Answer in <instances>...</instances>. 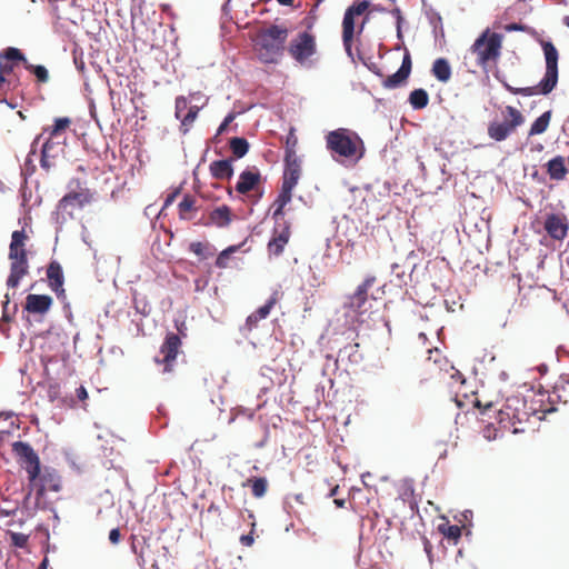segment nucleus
Instances as JSON below:
<instances>
[{"mask_svg":"<svg viewBox=\"0 0 569 569\" xmlns=\"http://www.w3.org/2000/svg\"><path fill=\"white\" fill-rule=\"evenodd\" d=\"M252 496L262 498L268 490V479L266 477H251L248 479Z\"/></svg>","mask_w":569,"mask_h":569,"instance_id":"45","label":"nucleus"},{"mask_svg":"<svg viewBox=\"0 0 569 569\" xmlns=\"http://www.w3.org/2000/svg\"><path fill=\"white\" fill-rule=\"evenodd\" d=\"M357 58L359 59V61L369 70L371 71L375 76L379 77V78H383V72L382 70L378 67V64L376 62H373L371 60V57H366L362 52H360L358 50L357 52Z\"/></svg>","mask_w":569,"mask_h":569,"instance_id":"52","label":"nucleus"},{"mask_svg":"<svg viewBox=\"0 0 569 569\" xmlns=\"http://www.w3.org/2000/svg\"><path fill=\"white\" fill-rule=\"evenodd\" d=\"M261 319H258V317L254 315V312H252L251 315H249L246 319V322L242 327H240V331L242 335H244L246 331H251L253 328L257 327L258 322L260 321Z\"/></svg>","mask_w":569,"mask_h":569,"instance_id":"57","label":"nucleus"},{"mask_svg":"<svg viewBox=\"0 0 569 569\" xmlns=\"http://www.w3.org/2000/svg\"><path fill=\"white\" fill-rule=\"evenodd\" d=\"M61 204L62 198L58 201L56 210L51 213V219L56 224H58L57 231L61 230L67 220L73 217V210L78 209L73 201H70V203L66 204V208H62Z\"/></svg>","mask_w":569,"mask_h":569,"instance_id":"29","label":"nucleus"},{"mask_svg":"<svg viewBox=\"0 0 569 569\" xmlns=\"http://www.w3.org/2000/svg\"><path fill=\"white\" fill-rule=\"evenodd\" d=\"M33 154L28 153L23 166L21 167V174L24 177V181L27 182V179L29 176H32L36 172V164L33 162Z\"/></svg>","mask_w":569,"mask_h":569,"instance_id":"56","label":"nucleus"},{"mask_svg":"<svg viewBox=\"0 0 569 569\" xmlns=\"http://www.w3.org/2000/svg\"><path fill=\"white\" fill-rule=\"evenodd\" d=\"M503 29L507 32H517V31L528 32L529 30H531V27L520 23V22H511V23H507L503 27Z\"/></svg>","mask_w":569,"mask_h":569,"instance_id":"61","label":"nucleus"},{"mask_svg":"<svg viewBox=\"0 0 569 569\" xmlns=\"http://www.w3.org/2000/svg\"><path fill=\"white\" fill-rule=\"evenodd\" d=\"M552 110L549 109L536 118L528 131V138L545 133L550 124Z\"/></svg>","mask_w":569,"mask_h":569,"instance_id":"35","label":"nucleus"},{"mask_svg":"<svg viewBox=\"0 0 569 569\" xmlns=\"http://www.w3.org/2000/svg\"><path fill=\"white\" fill-rule=\"evenodd\" d=\"M252 108V106L241 109L240 111H229L222 121L220 122L219 127L217 128V136H221L227 133L230 130V124L234 121V119L249 111Z\"/></svg>","mask_w":569,"mask_h":569,"instance_id":"47","label":"nucleus"},{"mask_svg":"<svg viewBox=\"0 0 569 569\" xmlns=\"http://www.w3.org/2000/svg\"><path fill=\"white\" fill-rule=\"evenodd\" d=\"M133 307L136 309V311L143 316V317H147L150 315L151 312V306L147 299L146 296H138V295H134L133 296Z\"/></svg>","mask_w":569,"mask_h":569,"instance_id":"51","label":"nucleus"},{"mask_svg":"<svg viewBox=\"0 0 569 569\" xmlns=\"http://www.w3.org/2000/svg\"><path fill=\"white\" fill-rule=\"evenodd\" d=\"M289 29L286 26L273 23L261 29L252 39L253 51L263 64H277L286 50Z\"/></svg>","mask_w":569,"mask_h":569,"instance_id":"2","label":"nucleus"},{"mask_svg":"<svg viewBox=\"0 0 569 569\" xmlns=\"http://www.w3.org/2000/svg\"><path fill=\"white\" fill-rule=\"evenodd\" d=\"M492 74L508 92L512 89V86L507 81L506 74L499 68L496 67Z\"/></svg>","mask_w":569,"mask_h":569,"instance_id":"62","label":"nucleus"},{"mask_svg":"<svg viewBox=\"0 0 569 569\" xmlns=\"http://www.w3.org/2000/svg\"><path fill=\"white\" fill-rule=\"evenodd\" d=\"M53 299L49 295L29 293L22 308V319L28 326H32L31 315L42 318L52 307ZM41 321V319H36Z\"/></svg>","mask_w":569,"mask_h":569,"instance_id":"11","label":"nucleus"},{"mask_svg":"<svg viewBox=\"0 0 569 569\" xmlns=\"http://www.w3.org/2000/svg\"><path fill=\"white\" fill-rule=\"evenodd\" d=\"M33 489L34 486H31V482H29V489L20 503L18 501L12 500L10 497L2 496L1 499L4 503H14V507L11 509H7L0 506V517H12L16 516L17 512L20 510L21 513L26 516V518H32L39 510L36 509V505L33 507L30 506V499L32 497Z\"/></svg>","mask_w":569,"mask_h":569,"instance_id":"16","label":"nucleus"},{"mask_svg":"<svg viewBox=\"0 0 569 569\" xmlns=\"http://www.w3.org/2000/svg\"><path fill=\"white\" fill-rule=\"evenodd\" d=\"M11 545L14 548L26 549L29 541V535L22 532L9 531Z\"/></svg>","mask_w":569,"mask_h":569,"instance_id":"53","label":"nucleus"},{"mask_svg":"<svg viewBox=\"0 0 569 569\" xmlns=\"http://www.w3.org/2000/svg\"><path fill=\"white\" fill-rule=\"evenodd\" d=\"M370 188L376 192L379 197H389L391 193L395 196H401V191L399 189V186L395 181L385 180L383 182L377 181L376 183L371 184Z\"/></svg>","mask_w":569,"mask_h":569,"instance_id":"40","label":"nucleus"},{"mask_svg":"<svg viewBox=\"0 0 569 569\" xmlns=\"http://www.w3.org/2000/svg\"><path fill=\"white\" fill-rule=\"evenodd\" d=\"M543 228L552 240L561 241L568 234L569 220L561 211L546 212L543 217Z\"/></svg>","mask_w":569,"mask_h":569,"instance_id":"12","label":"nucleus"},{"mask_svg":"<svg viewBox=\"0 0 569 569\" xmlns=\"http://www.w3.org/2000/svg\"><path fill=\"white\" fill-rule=\"evenodd\" d=\"M301 174L300 160L291 148L284 150L281 187L295 189Z\"/></svg>","mask_w":569,"mask_h":569,"instance_id":"14","label":"nucleus"},{"mask_svg":"<svg viewBox=\"0 0 569 569\" xmlns=\"http://www.w3.org/2000/svg\"><path fill=\"white\" fill-rule=\"evenodd\" d=\"M207 104L204 99L200 104L192 103L186 96H178L174 101V117L180 121V131L187 134L201 109Z\"/></svg>","mask_w":569,"mask_h":569,"instance_id":"9","label":"nucleus"},{"mask_svg":"<svg viewBox=\"0 0 569 569\" xmlns=\"http://www.w3.org/2000/svg\"><path fill=\"white\" fill-rule=\"evenodd\" d=\"M421 1H422L423 13H425L431 29H436V28L441 29V23H442L441 14L431 4H428L426 0H421Z\"/></svg>","mask_w":569,"mask_h":569,"instance_id":"44","label":"nucleus"},{"mask_svg":"<svg viewBox=\"0 0 569 569\" xmlns=\"http://www.w3.org/2000/svg\"><path fill=\"white\" fill-rule=\"evenodd\" d=\"M181 345L182 339H180L178 335H176L172 331H167L163 342L159 350L160 355H162V358H154V361L157 363L164 365L163 372H169L171 370L172 365L177 359Z\"/></svg>","mask_w":569,"mask_h":569,"instance_id":"13","label":"nucleus"},{"mask_svg":"<svg viewBox=\"0 0 569 569\" xmlns=\"http://www.w3.org/2000/svg\"><path fill=\"white\" fill-rule=\"evenodd\" d=\"M71 119L69 117H56L53 119V123L51 126L43 127V133L50 136L51 138L60 137L71 124Z\"/></svg>","mask_w":569,"mask_h":569,"instance_id":"37","label":"nucleus"},{"mask_svg":"<svg viewBox=\"0 0 569 569\" xmlns=\"http://www.w3.org/2000/svg\"><path fill=\"white\" fill-rule=\"evenodd\" d=\"M254 527H256V522L253 521V522L251 523V531H250V532H248V533H243V535H241V536H240V539H239V540H240V543H241L242 546L250 547V546H252V545H253V542H254V537H253V530H254Z\"/></svg>","mask_w":569,"mask_h":569,"instance_id":"63","label":"nucleus"},{"mask_svg":"<svg viewBox=\"0 0 569 569\" xmlns=\"http://www.w3.org/2000/svg\"><path fill=\"white\" fill-rule=\"evenodd\" d=\"M56 138H51L48 136V138L43 141V143L40 147V153H54V149L59 142L54 141Z\"/></svg>","mask_w":569,"mask_h":569,"instance_id":"60","label":"nucleus"},{"mask_svg":"<svg viewBox=\"0 0 569 569\" xmlns=\"http://www.w3.org/2000/svg\"><path fill=\"white\" fill-rule=\"evenodd\" d=\"M438 530L442 533L443 538L448 540L449 543L457 545L461 539V528L458 525L441 523L438 526Z\"/></svg>","mask_w":569,"mask_h":569,"instance_id":"41","label":"nucleus"},{"mask_svg":"<svg viewBox=\"0 0 569 569\" xmlns=\"http://www.w3.org/2000/svg\"><path fill=\"white\" fill-rule=\"evenodd\" d=\"M505 113L508 119L499 120L496 118L488 123V137L496 142L507 140L526 121L525 116L516 107L506 106Z\"/></svg>","mask_w":569,"mask_h":569,"instance_id":"5","label":"nucleus"},{"mask_svg":"<svg viewBox=\"0 0 569 569\" xmlns=\"http://www.w3.org/2000/svg\"><path fill=\"white\" fill-rule=\"evenodd\" d=\"M56 153H40V167L41 169L49 171L53 163L50 161V158H54Z\"/></svg>","mask_w":569,"mask_h":569,"instance_id":"64","label":"nucleus"},{"mask_svg":"<svg viewBox=\"0 0 569 569\" xmlns=\"http://www.w3.org/2000/svg\"><path fill=\"white\" fill-rule=\"evenodd\" d=\"M556 87L557 84L555 82H552L551 80L546 82V77H542L536 86L520 88L512 87V89L509 90V92L522 97H531L536 94L548 96L553 91Z\"/></svg>","mask_w":569,"mask_h":569,"instance_id":"23","label":"nucleus"},{"mask_svg":"<svg viewBox=\"0 0 569 569\" xmlns=\"http://www.w3.org/2000/svg\"><path fill=\"white\" fill-rule=\"evenodd\" d=\"M280 296H282V293H280L278 290H274L266 300V302L256 309L254 315L258 317V319L263 320L270 315Z\"/></svg>","mask_w":569,"mask_h":569,"instance_id":"43","label":"nucleus"},{"mask_svg":"<svg viewBox=\"0 0 569 569\" xmlns=\"http://www.w3.org/2000/svg\"><path fill=\"white\" fill-rule=\"evenodd\" d=\"M503 38L502 33L486 28L470 47V52L477 54V64L486 73L487 79L489 78V62H496L501 57Z\"/></svg>","mask_w":569,"mask_h":569,"instance_id":"4","label":"nucleus"},{"mask_svg":"<svg viewBox=\"0 0 569 569\" xmlns=\"http://www.w3.org/2000/svg\"><path fill=\"white\" fill-rule=\"evenodd\" d=\"M36 537H39L43 542H48L50 540V531L47 525L38 523L34 528Z\"/></svg>","mask_w":569,"mask_h":569,"instance_id":"58","label":"nucleus"},{"mask_svg":"<svg viewBox=\"0 0 569 569\" xmlns=\"http://www.w3.org/2000/svg\"><path fill=\"white\" fill-rule=\"evenodd\" d=\"M12 452L28 473L29 482H31V486H34L41 473V462L38 452L29 442L22 440L12 442Z\"/></svg>","mask_w":569,"mask_h":569,"instance_id":"7","label":"nucleus"},{"mask_svg":"<svg viewBox=\"0 0 569 569\" xmlns=\"http://www.w3.org/2000/svg\"><path fill=\"white\" fill-rule=\"evenodd\" d=\"M557 402L568 403L569 402V373H561L555 381L549 395L550 408L546 410V413L556 412Z\"/></svg>","mask_w":569,"mask_h":569,"instance_id":"21","label":"nucleus"},{"mask_svg":"<svg viewBox=\"0 0 569 569\" xmlns=\"http://www.w3.org/2000/svg\"><path fill=\"white\" fill-rule=\"evenodd\" d=\"M189 251L194 253L199 260H207L212 257L217 249L209 242L193 241L189 243Z\"/></svg>","mask_w":569,"mask_h":569,"instance_id":"39","label":"nucleus"},{"mask_svg":"<svg viewBox=\"0 0 569 569\" xmlns=\"http://www.w3.org/2000/svg\"><path fill=\"white\" fill-rule=\"evenodd\" d=\"M391 273L395 276V278L398 280L397 286L401 287L402 284H406V272L401 270V267L398 263H393L391 266Z\"/></svg>","mask_w":569,"mask_h":569,"instance_id":"59","label":"nucleus"},{"mask_svg":"<svg viewBox=\"0 0 569 569\" xmlns=\"http://www.w3.org/2000/svg\"><path fill=\"white\" fill-rule=\"evenodd\" d=\"M370 1L368 0H353V2L346 9L342 18V44L346 54L355 61L352 50L353 39L356 37V18L360 17L369 9Z\"/></svg>","mask_w":569,"mask_h":569,"instance_id":"6","label":"nucleus"},{"mask_svg":"<svg viewBox=\"0 0 569 569\" xmlns=\"http://www.w3.org/2000/svg\"><path fill=\"white\" fill-rule=\"evenodd\" d=\"M179 216L182 220L192 219L191 216H187V212L197 211L196 199L193 196L186 193L178 203Z\"/></svg>","mask_w":569,"mask_h":569,"instance_id":"42","label":"nucleus"},{"mask_svg":"<svg viewBox=\"0 0 569 569\" xmlns=\"http://www.w3.org/2000/svg\"><path fill=\"white\" fill-rule=\"evenodd\" d=\"M37 337H41L44 342L41 346L42 355L40 361L48 371L50 363L62 362L64 367L68 366L70 359V351L68 350L69 336L68 333L56 326H50L47 330L34 332Z\"/></svg>","mask_w":569,"mask_h":569,"instance_id":"3","label":"nucleus"},{"mask_svg":"<svg viewBox=\"0 0 569 569\" xmlns=\"http://www.w3.org/2000/svg\"><path fill=\"white\" fill-rule=\"evenodd\" d=\"M234 159L223 158L213 160L209 166L210 176L217 180H231L234 174Z\"/></svg>","mask_w":569,"mask_h":569,"instance_id":"24","label":"nucleus"},{"mask_svg":"<svg viewBox=\"0 0 569 569\" xmlns=\"http://www.w3.org/2000/svg\"><path fill=\"white\" fill-rule=\"evenodd\" d=\"M541 49L543 51L545 61H546V71L543 77H546V82L551 80L556 84H558L559 79V69H558V61H559V52L553 42L548 40H542L540 42Z\"/></svg>","mask_w":569,"mask_h":569,"instance_id":"17","label":"nucleus"},{"mask_svg":"<svg viewBox=\"0 0 569 569\" xmlns=\"http://www.w3.org/2000/svg\"><path fill=\"white\" fill-rule=\"evenodd\" d=\"M326 147L335 161L355 166L365 156L366 147L361 137L348 128H338L326 134Z\"/></svg>","mask_w":569,"mask_h":569,"instance_id":"1","label":"nucleus"},{"mask_svg":"<svg viewBox=\"0 0 569 569\" xmlns=\"http://www.w3.org/2000/svg\"><path fill=\"white\" fill-rule=\"evenodd\" d=\"M48 286L51 290L60 288L64 284V274L61 264L52 260L47 267Z\"/></svg>","mask_w":569,"mask_h":569,"instance_id":"31","label":"nucleus"},{"mask_svg":"<svg viewBox=\"0 0 569 569\" xmlns=\"http://www.w3.org/2000/svg\"><path fill=\"white\" fill-rule=\"evenodd\" d=\"M431 74L441 83H448L452 76V68L447 58L439 57L433 60Z\"/></svg>","mask_w":569,"mask_h":569,"instance_id":"27","label":"nucleus"},{"mask_svg":"<svg viewBox=\"0 0 569 569\" xmlns=\"http://www.w3.org/2000/svg\"><path fill=\"white\" fill-rule=\"evenodd\" d=\"M412 71V59L408 48H405L401 64L396 72L388 76L382 80V86L386 89H397L407 84L408 79Z\"/></svg>","mask_w":569,"mask_h":569,"instance_id":"15","label":"nucleus"},{"mask_svg":"<svg viewBox=\"0 0 569 569\" xmlns=\"http://www.w3.org/2000/svg\"><path fill=\"white\" fill-rule=\"evenodd\" d=\"M289 54L299 63H305L317 52L316 37L309 31L299 32L288 46Z\"/></svg>","mask_w":569,"mask_h":569,"instance_id":"10","label":"nucleus"},{"mask_svg":"<svg viewBox=\"0 0 569 569\" xmlns=\"http://www.w3.org/2000/svg\"><path fill=\"white\" fill-rule=\"evenodd\" d=\"M290 239V222L282 221L278 224L274 223L272 234L268 241V251L270 254L279 257L283 253L286 244Z\"/></svg>","mask_w":569,"mask_h":569,"instance_id":"20","label":"nucleus"},{"mask_svg":"<svg viewBox=\"0 0 569 569\" xmlns=\"http://www.w3.org/2000/svg\"><path fill=\"white\" fill-rule=\"evenodd\" d=\"M49 478H54V469L46 468L44 471L40 473L39 478L36 481V509L40 508V501L43 500L46 497Z\"/></svg>","mask_w":569,"mask_h":569,"instance_id":"33","label":"nucleus"},{"mask_svg":"<svg viewBox=\"0 0 569 569\" xmlns=\"http://www.w3.org/2000/svg\"><path fill=\"white\" fill-rule=\"evenodd\" d=\"M359 343L348 345L340 349L339 357H347L351 362L358 363L362 360V355L358 352Z\"/></svg>","mask_w":569,"mask_h":569,"instance_id":"50","label":"nucleus"},{"mask_svg":"<svg viewBox=\"0 0 569 569\" xmlns=\"http://www.w3.org/2000/svg\"><path fill=\"white\" fill-rule=\"evenodd\" d=\"M11 260L10 273L7 278L6 284L9 289H14L20 284L21 279L29 271L28 256L20 253L19 257H9Z\"/></svg>","mask_w":569,"mask_h":569,"instance_id":"22","label":"nucleus"},{"mask_svg":"<svg viewBox=\"0 0 569 569\" xmlns=\"http://www.w3.org/2000/svg\"><path fill=\"white\" fill-rule=\"evenodd\" d=\"M429 93L423 88H416L408 96V103L413 110H422L429 104Z\"/></svg>","mask_w":569,"mask_h":569,"instance_id":"36","label":"nucleus"},{"mask_svg":"<svg viewBox=\"0 0 569 569\" xmlns=\"http://www.w3.org/2000/svg\"><path fill=\"white\" fill-rule=\"evenodd\" d=\"M376 280L375 276H367L363 281L357 286L353 293L347 297V300L343 303L345 307L352 309L357 313H362L365 303L368 300V290L373 286Z\"/></svg>","mask_w":569,"mask_h":569,"instance_id":"18","label":"nucleus"},{"mask_svg":"<svg viewBox=\"0 0 569 569\" xmlns=\"http://www.w3.org/2000/svg\"><path fill=\"white\" fill-rule=\"evenodd\" d=\"M241 248V244H231L220 251L216 258L214 266L219 269H224L228 267L229 259L236 252H238Z\"/></svg>","mask_w":569,"mask_h":569,"instance_id":"46","label":"nucleus"},{"mask_svg":"<svg viewBox=\"0 0 569 569\" xmlns=\"http://www.w3.org/2000/svg\"><path fill=\"white\" fill-rule=\"evenodd\" d=\"M27 233L24 229L14 230L11 233V241L9 244V254L8 257H19L20 253L27 254V250L24 248L26 240H27Z\"/></svg>","mask_w":569,"mask_h":569,"instance_id":"32","label":"nucleus"},{"mask_svg":"<svg viewBox=\"0 0 569 569\" xmlns=\"http://www.w3.org/2000/svg\"><path fill=\"white\" fill-rule=\"evenodd\" d=\"M229 147L231 149L232 156L230 159H234V161L243 158L250 150L249 141L243 137H233L229 140Z\"/></svg>","mask_w":569,"mask_h":569,"instance_id":"38","label":"nucleus"},{"mask_svg":"<svg viewBox=\"0 0 569 569\" xmlns=\"http://www.w3.org/2000/svg\"><path fill=\"white\" fill-rule=\"evenodd\" d=\"M92 199L91 192L88 188L82 189L80 191H69L62 197V208H66V204L73 201V203L78 207V209H82L86 204L90 203Z\"/></svg>","mask_w":569,"mask_h":569,"instance_id":"30","label":"nucleus"},{"mask_svg":"<svg viewBox=\"0 0 569 569\" xmlns=\"http://www.w3.org/2000/svg\"><path fill=\"white\" fill-rule=\"evenodd\" d=\"M23 68L34 78V82L38 87L49 82L50 73L44 64H36L27 59Z\"/></svg>","mask_w":569,"mask_h":569,"instance_id":"34","label":"nucleus"},{"mask_svg":"<svg viewBox=\"0 0 569 569\" xmlns=\"http://www.w3.org/2000/svg\"><path fill=\"white\" fill-rule=\"evenodd\" d=\"M267 178L262 177L260 170L256 166H249L242 170L234 186V190L240 194H246L254 190L259 184L266 182Z\"/></svg>","mask_w":569,"mask_h":569,"instance_id":"19","label":"nucleus"},{"mask_svg":"<svg viewBox=\"0 0 569 569\" xmlns=\"http://www.w3.org/2000/svg\"><path fill=\"white\" fill-rule=\"evenodd\" d=\"M18 310H19L18 303H13L10 307V297L7 293L4 296V300L2 301V318H1V320L6 321V322H10L13 319V317L16 316V313L18 312Z\"/></svg>","mask_w":569,"mask_h":569,"instance_id":"49","label":"nucleus"},{"mask_svg":"<svg viewBox=\"0 0 569 569\" xmlns=\"http://www.w3.org/2000/svg\"><path fill=\"white\" fill-rule=\"evenodd\" d=\"M522 403L525 406V402L518 398H508L505 406L496 411V419L502 423L505 421H510L511 423H515V420L518 422H521V419L519 418V409L517 405Z\"/></svg>","mask_w":569,"mask_h":569,"instance_id":"25","label":"nucleus"},{"mask_svg":"<svg viewBox=\"0 0 569 569\" xmlns=\"http://www.w3.org/2000/svg\"><path fill=\"white\" fill-rule=\"evenodd\" d=\"M388 13L395 18L396 37L398 41L403 42V24L406 23V19L401 9L399 7H395L391 10H388Z\"/></svg>","mask_w":569,"mask_h":569,"instance_id":"48","label":"nucleus"},{"mask_svg":"<svg viewBox=\"0 0 569 569\" xmlns=\"http://www.w3.org/2000/svg\"><path fill=\"white\" fill-rule=\"evenodd\" d=\"M26 62L27 56L21 49L17 47L2 49L0 51V84H7L8 87L13 84V88H16L20 83L19 78L11 81L7 76L12 73L17 66L22 64L24 67Z\"/></svg>","mask_w":569,"mask_h":569,"instance_id":"8","label":"nucleus"},{"mask_svg":"<svg viewBox=\"0 0 569 569\" xmlns=\"http://www.w3.org/2000/svg\"><path fill=\"white\" fill-rule=\"evenodd\" d=\"M181 190H182V184H180L179 187L177 188H173L164 198L163 200V204L161 207V209L159 210L158 212V217H160L164 210L170 207L174 200L177 199V197L181 193Z\"/></svg>","mask_w":569,"mask_h":569,"instance_id":"55","label":"nucleus"},{"mask_svg":"<svg viewBox=\"0 0 569 569\" xmlns=\"http://www.w3.org/2000/svg\"><path fill=\"white\" fill-rule=\"evenodd\" d=\"M173 327L174 329L177 330V332H174L176 335L179 336L180 339H183L187 337V323H186V316L182 315V313H179L178 316L174 317L173 319Z\"/></svg>","mask_w":569,"mask_h":569,"instance_id":"54","label":"nucleus"},{"mask_svg":"<svg viewBox=\"0 0 569 569\" xmlns=\"http://www.w3.org/2000/svg\"><path fill=\"white\" fill-rule=\"evenodd\" d=\"M209 216L211 226H216L217 228H226L232 221V210L227 204L214 208Z\"/></svg>","mask_w":569,"mask_h":569,"instance_id":"28","label":"nucleus"},{"mask_svg":"<svg viewBox=\"0 0 569 569\" xmlns=\"http://www.w3.org/2000/svg\"><path fill=\"white\" fill-rule=\"evenodd\" d=\"M292 191L293 189L281 187L277 198L273 202V212H272V219L274 220V223L278 224L280 220L284 217L286 211L284 208L288 203L291 202L292 199Z\"/></svg>","mask_w":569,"mask_h":569,"instance_id":"26","label":"nucleus"}]
</instances>
